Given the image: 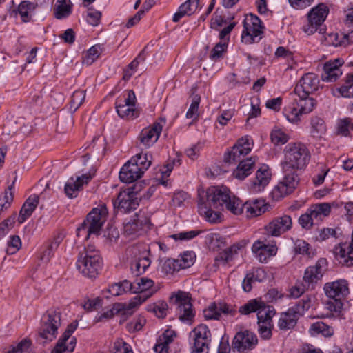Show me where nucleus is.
<instances>
[{
	"mask_svg": "<svg viewBox=\"0 0 353 353\" xmlns=\"http://www.w3.org/2000/svg\"><path fill=\"white\" fill-rule=\"evenodd\" d=\"M223 208L234 215L242 214L244 210L242 201L224 185L210 187L206 191V201L200 199L198 203L199 214L210 223H216L221 219V213L212 208Z\"/></svg>",
	"mask_w": 353,
	"mask_h": 353,
	"instance_id": "obj_1",
	"label": "nucleus"
},
{
	"mask_svg": "<svg viewBox=\"0 0 353 353\" xmlns=\"http://www.w3.org/2000/svg\"><path fill=\"white\" fill-rule=\"evenodd\" d=\"M283 153L284 159L281 163L283 172L302 170L310 160L309 150L301 143L288 144L284 148Z\"/></svg>",
	"mask_w": 353,
	"mask_h": 353,
	"instance_id": "obj_2",
	"label": "nucleus"
},
{
	"mask_svg": "<svg viewBox=\"0 0 353 353\" xmlns=\"http://www.w3.org/2000/svg\"><path fill=\"white\" fill-rule=\"evenodd\" d=\"M108 211L105 204L94 208L87 215L86 219L78 228V235L85 234L88 239L91 234L99 235L101 228L106 221Z\"/></svg>",
	"mask_w": 353,
	"mask_h": 353,
	"instance_id": "obj_3",
	"label": "nucleus"
},
{
	"mask_svg": "<svg viewBox=\"0 0 353 353\" xmlns=\"http://www.w3.org/2000/svg\"><path fill=\"white\" fill-rule=\"evenodd\" d=\"M131 293L137 294V295L129 301L126 305L128 310L137 308L159 290V287L155 285L154 281L145 276L137 278L134 281L131 282Z\"/></svg>",
	"mask_w": 353,
	"mask_h": 353,
	"instance_id": "obj_4",
	"label": "nucleus"
},
{
	"mask_svg": "<svg viewBox=\"0 0 353 353\" xmlns=\"http://www.w3.org/2000/svg\"><path fill=\"white\" fill-rule=\"evenodd\" d=\"M61 312L59 310H48L43 315L38 331V341L45 344L52 341L58 334L61 325Z\"/></svg>",
	"mask_w": 353,
	"mask_h": 353,
	"instance_id": "obj_5",
	"label": "nucleus"
},
{
	"mask_svg": "<svg viewBox=\"0 0 353 353\" xmlns=\"http://www.w3.org/2000/svg\"><path fill=\"white\" fill-rule=\"evenodd\" d=\"M311 305V297L305 296L285 312L281 313L278 321L279 329L287 330L293 328L296 325L298 319L310 309Z\"/></svg>",
	"mask_w": 353,
	"mask_h": 353,
	"instance_id": "obj_6",
	"label": "nucleus"
},
{
	"mask_svg": "<svg viewBox=\"0 0 353 353\" xmlns=\"http://www.w3.org/2000/svg\"><path fill=\"white\" fill-rule=\"evenodd\" d=\"M102 261L98 252L93 246H88L85 252L80 254L77 261V268L83 275L94 278L101 268Z\"/></svg>",
	"mask_w": 353,
	"mask_h": 353,
	"instance_id": "obj_7",
	"label": "nucleus"
},
{
	"mask_svg": "<svg viewBox=\"0 0 353 353\" xmlns=\"http://www.w3.org/2000/svg\"><path fill=\"white\" fill-rule=\"evenodd\" d=\"M171 301L176 305V312L179 320L190 325L195 316L189 293L179 291L171 296Z\"/></svg>",
	"mask_w": 353,
	"mask_h": 353,
	"instance_id": "obj_8",
	"label": "nucleus"
},
{
	"mask_svg": "<svg viewBox=\"0 0 353 353\" xmlns=\"http://www.w3.org/2000/svg\"><path fill=\"white\" fill-rule=\"evenodd\" d=\"M139 191L137 185L121 191L117 199L113 201L114 207L121 213H129L136 210L139 205Z\"/></svg>",
	"mask_w": 353,
	"mask_h": 353,
	"instance_id": "obj_9",
	"label": "nucleus"
},
{
	"mask_svg": "<svg viewBox=\"0 0 353 353\" xmlns=\"http://www.w3.org/2000/svg\"><path fill=\"white\" fill-rule=\"evenodd\" d=\"M239 312L245 315L256 312L258 323L264 322L272 323V319L275 314V310L272 306L266 305L263 301L256 299L249 301L239 307Z\"/></svg>",
	"mask_w": 353,
	"mask_h": 353,
	"instance_id": "obj_10",
	"label": "nucleus"
},
{
	"mask_svg": "<svg viewBox=\"0 0 353 353\" xmlns=\"http://www.w3.org/2000/svg\"><path fill=\"white\" fill-rule=\"evenodd\" d=\"M263 29L261 19L257 16L250 14L243 21L242 41L245 44L259 42L262 38Z\"/></svg>",
	"mask_w": 353,
	"mask_h": 353,
	"instance_id": "obj_11",
	"label": "nucleus"
},
{
	"mask_svg": "<svg viewBox=\"0 0 353 353\" xmlns=\"http://www.w3.org/2000/svg\"><path fill=\"white\" fill-rule=\"evenodd\" d=\"M236 330L231 344L233 351L243 352L255 348L258 344V338L255 333L241 327H236Z\"/></svg>",
	"mask_w": 353,
	"mask_h": 353,
	"instance_id": "obj_12",
	"label": "nucleus"
},
{
	"mask_svg": "<svg viewBox=\"0 0 353 353\" xmlns=\"http://www.w3.org/2000/svg\"><path fill=\"white\" fill-rule=\"evenodd\" d=\"M328 12L329 10L324 3H319L313 8L307 14L308 21L303 26V31L308 35L314 34L318 29L321 32L323 30L321 26L325 20Z\"/></svg>",
	"mask_w": 353,
	"mask_h": 353,
	"instance_id": "obj_13",
	"label": "nucleus"
},
{
	"mask_svg": "<svg viewBox=\"0 0 353 353\" xmlns=\"http://www.w3.org/2000/svg\"><path fill=\"white\" fill-rule=\"evenodd\" d=\"M252 145V140L248 137L239 139L231 150L225 153L224 161L230 164L240 162L242 161L241 159L251 151Z\"/></svg>",
	"mask_w": 353,
	"mask_h": 353,
	"instance_id": "obj_14",
	"label": "nucleus"
},
{
	"mask_svg": "<svg viewBox=\"0 0 353 353\" xmlns=\"http://www.w3.org/2000/svg\"><path fill=\"white\" fill-rule=\"evenodd\" d=\"M78 327V322L74 321L69 324L61 336L56 346L51 353H70L76 346L77 340L75 337H72V333Z\"/></svg>",
	"mask_w": 353,
	"mask_h": 353,
	"instance_id": "obj_15",
	"label": "nucleus"
},
{
	"mask_svg": "<svg viewBox=\"0 0 353 353\" xmlns=\"http://www.w3.org/2000/svg\"><path fill=\"white\" fill-rule=\"evenodd\" d=\"M296 172L297 170L283 172L284 173L283 180L279 183L273 190V194L275 196L283 197L294 191L299 182V177Z\"/></svg>",
	"mask_w": 353,
	"mask_h": 353,
	"instance_id": "obj_16",
	"label": "nucleus"
},
{
	"mask_svg": "<svg viewBox=\"0 0 353 353\" xmlns=\"http://www.w3.org/2000/svg\"><path fill=\"white\" fill-rule=\"evenodd\" d=\"M292 227V217L288 214H283L274 218L264 229L268 235L277 237L290 230Z\"/></svg>",
	"mask_w": 353,
	"mask_h": 353,
	"instance_id": "obj_17",
	"label": "nucleus"
},
{
	"mask_svg": "<svg viewBox=\"0 0 353 353\" xmlns=\"http://www.w3.org/2000/svg\"><path fill=\"white\" fill-rule=\"evenodd\" d=\"M193 333L194 346L192 353H208L211 337L208 326L201 324L194 329Z\"/></svg>",
	"mask_w": 353,
	"mask_h": 353,
	"instance_id": "obj_18",
	"label": "nucleus"
},
{
	"mask_svg": "<svg viewBox=\"0 0 353 353\" xmlns=\"http://www.w3.org/2000/svg\"><path fill=\"white\" fill-rule=\"evenodd\" d=\"M319 86L318 76L312 72L305 74L296 85L293 94L301 95L303 97L309 96L316 91Z\"/></svg>",
	"mask_w": 353,
	"mask_h": 353,
	"instance_id": "obj_19",
	"label": "nucleus"
},
{
	"mask_svg": "<svg viewBox=\"0 0 353 353\" xmlns=\"http://www.w3.org/2000/svg\"><path fill=\"white\" fill-rule=\"evenodd\" d=\"M144 249V252L137 255V252L140 251V246L134 245L128 248V252L134 255L135 260L131 263V270L135 275H139L145 272L147 269L150 265L151 261L148 257V253L146 252V249Z\"/></svg>",
	"mask_w": 353,
	"mask_h": 353,
	"instance_id": "obj_20",
	"label": "nucleus"
},
{
	"mask_svg": "<svg viewBox=\"0 0 353 353\" xmlns=\"http://www.w3.org/2000/svg\"><path fill=\"white\" fill-rule=\"evenodd\" d=\"M325 294L330 299H343L350 294L349 284L345 279H338L324 285Z\"/></svg>",
	"mask_w": 353,
	"mask_h": 353,
	"instance_id": "obj_21",
	"label": "nucleus"
},
{
	"mask_svg": "<svg viewBox=\"0 0 353 353\" xmlns=\"http://www.w3.org/2000/svg\"><path fill=\"white\" fill-rule=\"evenodd\" d=\"M203 313L206 320H219L221 314L234 316L236 310L224 303H212Z\"/></svg>",
	"mask_w": 353,
	"mask_h": 353,
	"instance_id": "obj_22",
	"label": "nucleus"
},
{
	"mask_svg": "<svg viewBox=\"0 0 353 353\" xmlns=\"http://www.w3.org/2000/svg\"><path fill=\"white\" fill-rule=\"evenodd\" d=\"M327 266V261L325 259H319L313 266L308 267L304 273L303 281L307 288L310 285L316 283L320 280Z\"/></svg>",
	"mask_w": 353,
	"mask_h": 353,
	"instance_id": "obj_23",
	"label": "nucleus"
},
{
	"mask_svg": "<svg viewBox=\"0 0 353 353\" xmlns=\"http://www.w3.org/2000/svg\"><path fill=\"white\" fill-rule=\"evenodd\" d=\"M162 131V125L159 123H154L151 128L141 130L139 135L140 145L144 148L153 145L158 140Z\"/></svg>",
	"mask_w": 353,
	"mask_h": 353,
	"instance_id": "obj_24",
	"label": "nucleus"
},
{
	"mask_svg": "<svg viewBox=\"0 0 353 353\" xmlns=\"http://www.w3.org/2000/svg\"><path fill=\"white\" fill-rule=\"evenodd\" d=\"M343 63L344 61L341 58L326 62L323 66V72L321 74L322 80L327 82L336 81L342 74V70L340 67Z\"/></svg>",
	"mask_w": 353,
	"mask_h": 353,
	"instance_id": "obj_25",
	"label": "nucleus"
},
{
	"mask_svg": "<svg viewBox=\"0 0 353 353\" xmlns=\"http://www.w3.org/2000/svg\"><path fill=\"white\" fill-rule=\"evenodd\" d=\"M143 174L141 169L131 161H128L121 168L119 172V179L121 181L130 183L140 179Z\"/></svg>",
	"mask_w": 353,
	"mask_h": 353,
	"instance_id": "obj_26",
	"label": "nucleus"
},
{
	"mask_svg": "<svg viewBox=\"0 0 353 353\" xmlns=\"http://www.w3.org/2000/svg\"><path fill=\"white\" fill-rule=\"evenodd\" d=\"M90 174H83L80 176L70 178L65 185L64 190L69 198L76 197L78 191H79L84 184H87L90 180Z\"/></svg>",
	"mask_w": 353,
	"mask_h": 353,
	"instance_id": "obj_27",
	"label": "nucleus"
},
{
	"mask_svg": "<svg viewBox=\"0 0 353 353\" xmlns=\"http://www.w3.org/2000/svg\"><path fill=\"white\" fill-rule=\"evenodd\" d=\"M63 239L61 234L56 235L51 241L46 242L42 247L40 253V260L43 263H48L53 256L54 252L58 248L59 244Z\"/></svg>",
	"mask_w": 353,
	"mask_h": 353,
	"instance_id": "obj_28",
	"label": "nucleus"
},
{
	"mask_svg": "<svg viewBox=\"0 0 353 353\" xmlns=\"http://www.w3.org/2000/svg\"><path fill=\"white\" fill-rule=\"evenodd\" d=\"M252 251L259 261L265 262L268 257L276 254L277 248L275 245L268 246L260 241H256L252 245Z\"/></svg>",
	"mask_w": 353,
	"mask_h": 353,
	"instance_id": "obj_29",
	"label": "nucleus"
},
{
	"mask_svg": "<svg viewBox=\"0 0 353 353\" xmlns=\"http://www.w3.org/2000/svg\"><path fill=\"white\" fill-rule=\"evenodd\" d=\"M271 174L268 167L263 165L256 173V177L252 183V189L254 192H261L269 183Z\"/></svg>",
	"mask_w": 353,
	"mask_h": 353,
	"instance_id": "obj_30",
	"label": "nucleus"
},
{
	"mask_svg": "<svg viewBox=\"0 0 353 353\" xmlns=\"http://www.w3.org/2000/svg\"><path fill=\"white\" fill-rule=\"evenodd\" d=\"M39 196L37 194L30 195L26 200L19 212L18 217L19 223H23L32 215L39 204Z\"/></svg>",
	"mask_w": 353,
	"mask_h": 353,
	"instance_id": "obj_31",
	"label": "nucleus"
},
{
	"mask_svg": "<svg viewBox=\"0 0 353 353\" xmlns=\"http://www.w3.org/2000/svg\"><path fill=\"white\" fill-rule=\"evenodd\" d=\"M307 210L315 223L317 224L330 215L331 205L328 203H321L311 205Z\"/></svg>",
	"mask_w": 353,
	"mask_h": 353,
	"instance_id": "obj_32",
	"label": "nucleus"
},
{
	"mask_svg": "<svg viewBox=\"0 0 353 353\" xmlns=\"http://www.w3.org/2000/svg\"><path fill=\"white\" fill-rule=\"evenodd\" d=\"M149 223L148 219H141L137 218L132 221H129L124 225L123 231L125 235L132 238L140 235L144 228Z\"/></svg>",
	"mask_w": 353,
	"mask_h": 353,
	"instance_id": "obj_33",
	"label": "nucleus"
},
{
	"mask_svg": "<svg viewBox=\"0 0 353 353\" xmlns=\"http://www.w3.org/2000/svg\"><path fill=\"white\" fill-rule=\"evenodd\" d=\"M256 161V158L255 157L241 161L238 167L233 172L234 176L239 180L245 179L252 173Z\"/></svg>",
	"mask_w": 353,
	"mask_h": 353,
	"instance_id": "obj_34",
	"label": "nucleus"
},
{
	"mask_svg": "<svg viewBox=\"0 0 353 353\" xmlns=\"http://www.w3.org/2000/svg\"><path fill=\"white\" fill-rule=\"evenodd\" d=\"M175 336L174 331L172 330H165L157 339L154 350L157 353H168V345L173 341Z\"/></svg>",
	"mask_w": 353,
	"mask_h": 353,
	"instance_id": "obj_35",
	"label": "nucleus"
},
{
	"mask_svg": "<svg viewBox=\"0 0 353 353\" xmlns=\"http://www.w3.org/2000/svg\"><path fill=\"white\" fill-rule=\"evenodd\" d=\"M327 130L325 123L323 119L313 117L310 121V135L315 139H321Z\"/></svg>",
	"mask_w": 353,
	"mask_h": 353,
	"instance_id": "obj_36",
	"label": "nucleus"
},
{
	"mask_svg": "<svg viewBox=\"0 0 353 353\" xmlns=\"http://www.w3.org/2000/svg\"><path fill=\"white\" fill-rule=\"evenodd\" d=\"M244 209H245L248 216H256L264 213L267 208L263 200L256 199L254 201L244 203Z\"/></svg>",
	"mask_w": 353,
	"mask_h": 353,
	"instance_id": "obj_37",
	"label": "nucleus"
},
{
	"mask_svg": "<svg viewBox=\"0 0 353 353\" xmlns=\"http://www.w3.org/2000/svg\"><path fill=\"white\" fill-rule=\"evenodd\" d=\"M72 12L70 0H57L54 8V14L57 19H63L70 16Z\"/></svg>",
	"mask_w": 353,
	"mask_h": 353,
	"instance_id": "obj_38",
	"label": "nucleus"
},
{
	"mask_svg": "<svg viewBox=\"0 0 353 353\" xmlns=\"http://www.w3.org/2000/svg\"><path fill=\"white\" fill-rule=\"evenodd\" d=\"M283 114L288 121L296 123L301 119L303 114L296 101H294L286 106L283 110Z\"/></svg>",
	"mask_w": 353,
	"mask_h": 353,
	"instance_id": "obj_39",
	"label": "nucleus"
},
{
	"mask_svg": "<svg viewBox=\"0 0 353 353\" xmlns=\"http://www.w3.org/2000/svg\"><path fill=\"white\" fill-rule=\"evenodd\" d=\"M116 109L118 115L123 119H134L140 114L139 110L136 106L118 105V100L116 101Z\"/></svg>",
	"mask_w": 353,
	"mask_h": 353,
	"instance_id": "obj_40",
	"label": "nucleus"
},
{
	"mask_svg": "<svg viewBox=\"0 0 353 353\" xmlns=\"http://www.w3.org/2000/svg\"><path fill=\"white\" fill-rule=\"evenodd\" d=\"M152 154L145 152V153H139L135 156L131 158L130 161L134 165H137V167L139 168L143 173L149 168V167L152 164Z\"/></svg>",
	"mask_w": 353,
	"mask_h": 353,
	"instance_id": "obj_41",
	"label": "nucleus"
},
{
	"mask_svg": "<svg viewBox=\"0 0 353 353\" xmlns=\"http://www.w3.org/2000/svg\"><path fill=\"white\" fill-rule=\"evenodd\" d=\"M292 95L294 97L293 100L296 101L303 114H308L313 110L316 105V101L313 98L303 97L301 95Z\"/></svg>",
	"mask_w": 353,
	"mask_h": 353,
	"instance_id": "obj_42",
	"label": "nucleus"
},
{
	"mask_svg": "<svg viewBox=\"0 0 353 353\" xmlns=\"http://www.w3.org/2000/svg\"><path fill=\"white\" fill-rule=\"evenodd\" d=\"M145 59V50H143L138 56L128 65L123 70V79L125 81L129 80L135 73L139 63L144 62Z\"/></svg>",
	"mask_w": 353,
	"mask_h": 353,
	"instance_id": "obj_43",
	"label": "nucleus"
},
{
	"mask_svg": "<svg viewBox=\"0 0 353 353\" xmlns=\"http://www.w3.org/2000/svg\"><path fill=\"white\" fill-rule=\"evenodd\" d=\"M246 244L247 241L245 240L234 243V245L225 249L221 253V259L226 263L232 261L234 258V256L237 254L238 251L243 248L246 245Z\"/></svg>",
	"mask_w": 353,
	"mask_h": 353,
	"instance_id": "obj_44",
	"label": "nucleus"
},
{
	"mask_svg": "<svg viewBox=\"0 0 353 353\" xmlns=\"http://www.w3.org/2000/svg\"><path fill=\"white\" fill-rule=\"evenodd\" d=\"M132 287L131 282L128 280H123L121 282L114 283L108 288L109 293L114 296H119L123 293L130 292Z\"/></svg>",
	"mask_w": 353,
	"mask_h": 353,
	"instance_id": "obj_45",
	"label": "nucleus"
},
{
	"mask_svg": "<svg viewBox=\"0 0 353 353\" xmlns=\"http://www.w3.org/2000/svg\"><path fill=\"white\" fill-rule=\"evenodd\" d=\"M336 91L343 97L353 98V74L347 75L344 83Z\"/></svg>",
	"mask_w": 353,
	"mask_h": 353,
	"instance_id": "obj_46",
	"label": "nucleus"
},
{
	"mask_svg": "<svg viewBox=\"0 0 353 353\" xmlns=\"http://www.w3.org/2000/svg\"><path fill=\"white\" fill-rule=\"evenodd\" d=\"M310 331L312 334H321L324 336H331L334 334V329L322 321H318L311 325Z\"/></svg>",
	"mask_w": 353,
	"mask_h": 353,
	"instance_id": "obj_47",
	"label": "nucleus"
},
{
	"mask_svg": "<svg viewBox=\"0 0 353 353\" xmlns=\"http://www.w3.org/2000/svg\"><path fill=\"white\" fill-rule=\"evenodd\" d=\"M85 98V92L83 90H76L73 92L70 103V111L74 113L83 103Z\"/></svg>",
	"mask_w": 353,
	"mask_h": 353,
	"instance_id": "obj_48",
	"label": "nucleus"
},
{
	"mask_svg": "<svg viewBox=\"0 0 353 353\" xmlns=\"http://www.w3.org/2000/svg\"><path fill=\"white\" fill-rule=\"evenodd\" d=\"M34 9L33 3L28 1H22L18 6V13L23 22H28L30 19V12Z\"/></svg>",
	"mask_w": 353,
	"mask_h": 353,
	"instance_id": "obj_49",
	"label": "nucleus"
},
{
	"mask_svg": "<svg viewBox=\"0 0 353 353\" xmlns=\"http://www.w3.org/2000/svg\"><path fill=\"white\" fill-rule=\"evenodd\" d=\"M168 306L165 301H158L148 305L147 310L153 312L158 318H164L167 315Z\"/></svg>",
	"mask_w": 353,
	"mask_h": 353,
	"instance_id": "obj_50",
	"label": "nucleus"
},
{
	"mask_svg": "<svg viewBox=\"0 0 353 353\" xmlns=\"http://www.w3.org/2000/svg\"><path fill=\"white\" fill-rule=\"evenodd\" d=\"M196 255L192 251H186L181 254L178 259H176L180 265V268L185 269L192 266L195 261Z\"/></svg>",
	"mask_w": 353,
	"mask_h": 353,
	"instance_id": "obj_51",
	"label": "nucleus"
},
{
	"mask_svg": "<svg viewBox=\"0 0 353 353\" xmlns=\"http://www.w3.org/2000/svg\"><path fill=\"white\" fill-rule=\"evenodd\" d=\"M101 52V46L95 45L92 46L83 58V63L87 65L92 64L99 57Z\"/></svg>",
	"mask_w": 353,
	"mask_h": 353,
	"instance_id": "obj_52",
	"label": "nucleus"
},
{
	"mask_svg": "<svg viewBox=\"0 0 353 353\" xmlns=\"http://www.w3.org/2000/svg\"><path fill=\"white\" fill-rule=\"evenodd\" d=\"M201 101V97L199 94H193L192 95V102L189 109L186 112V117L195 120L199 117V105Z\"/></svg>",
	"mask_w": 353,
	"mask_h": 353,
	"instance_id": "obj_53",
	"label": "nucleus"
},
{
	"mask_svg": "<svg viewBox=\"0 0 353 353\" xmlns=\"http://www.w3.org/2000/svg\"><path fill=\"white\" fill-rule=\"evenodd\" d=\"M30 340L23 339L17 344L11 345L6 353H30Z\"/></svg>",
	"mask_w": 353,
	"mask_h": 353,
	"instance_id": "obj_54",
	"label": "nucleus"
},
{
	"mask_svg": "<svg viewBox=\"0 0 353 353\" xmlns=\"http://www.w3.org/2000/svg\"><path fill=\"white\" fill-rule=\"evenodd\" d=\"M344 33L342 32H332L327 34L325 39L327 45L334 47H345V44H343V39H342Z\"/></svg>",
	"mask_w": 353,
	"mask_h": 353,
	"instance_id": "obj_55",
	"label": "nucleus"
},
{
	"mask_svg": "<svg viewBox=\"0 0 353 353\" xmlns=\"http://www.w3.org/2000/svg\"><path fill=\"white\" fill-rule=\"evenodd\" d=\"M288 139V136L281 129H274L271 132V139L275 145L285 144Z\"/></svg>",
	"mask_w": 353,
	"mask_h": 353,
	"instance_id": "obj_56",
	"label": "nucleus"
},
{
	"mask_svg": "<svg viewBox=\"0 0 353 353\" xmlns=\"http://www.w3.org/2000/svg\"><path fill=\"white\" fill-rule=\"evenodd\" d=\"M225 43L219 42L215 45L210 54V59L214 61H216L223 57V53L227 49Z\"/></svg>",
	"mask_w": 353,
	"mask_h": 353,
	"instance_id": "obj_57",
	"label": "nucleus"
},
{
	"mask_svg": "<svg viewBox=\"0 0 353 353\" xmlns=\"http://www.w3.org/2000/svg\"><path fill=\"white\" fill-rule=\"evenodd\" d=\"M200 233L198 230L184 231L170 236L175 241H187L196 237Z\"/></svg>",
	"mask_w": 353,
	"mask_h": 353,
	"instance_id": "obj_58",
	"label": "nucleus"
},
{
	"mask_svg": "<svg viewBox=\"0 0 353 353\" xmlns=\"http://www.w3.org/2000/svg\"><path fill=\"white\" fill-rule=\"evenodd\" d=\"M181 270L180 265L176 259H168L164 261L162 265V270L166 274H172Z\"/></svg>",
	"mask_w": 353,
	"mask_h": 353,
	"instance_id": "obj_59",
	"label": "nucleus"
},
{
	"mask_svg": "<svg viewBox=\"0 0 353 353\" xmlns=\"http://www.w3.org/2000/svg\"><path fill=\"white\" fill-rule=\"evenodd\" d=\"M199 3V0H187L179 6V8L184 12L185 15L190 16L197 10Z\"/></svg>",
	"mask_w": 353,
	"mask_h": 353,
	"instance_id": "obj_60",
	"label": "nucleus"
},
{
	"mask_svg": "<svg viewBox=\"0 0 353 353\" xmlns=\"http://www.w3.org/2000/svg\"><path fill=\"white\" fill-rule=\"evenodd\" d=\"M258 332L260 337L263 340H269L272 337V323L264 322L263 323H258Z\"/></svg>",
	"mask_w": 353,
	"mask_h": 353,
	"instance_id": "obj_61",
	"label": "nucleus"
},
{
	"mask_svg": "<svg viewBox=\"0 0 353 353\" xmlns=\"http://www.w3.org/2000/svg\"><path fill=\"white\" fill-rule=\"evenodd\" d=\"M353 130V124L349 119H341L337 123V132L343 136H347L350 130Z\"/></svg>",
	"mask_w": 353,
	"mask_h": 353,
	"instance_id": "obj_62",
	"label": "nucleus"
},
{
	"mask_svg": "<svg viewBox=\"0 0 353 353\" xmlns=\"http://www.w3.org/2000/svg\"><path fill=\"white\" fill-rule=\"evenodd\" d=\"M294 251L297 254L310 256V245L303 239H297L294 241Z\"/></svg>",
	"mask_w": 353,
	"mask_h": 353,
	"instance_id": "obj_63",
	"label": "nucleus"
},
{
	"mask_svg": "<svg viewBox=\"0 0 353 353\" xmlns=\"http://www.w3.org/2000/svg\"><path fill=\"white\" fill-rule=\"evenodd\" d=\"M114 353H133L130 345L121 339H117L113 347Z\"/></svg>",
	"mask_w": 353,
	"mask_h": 353,
	"instance_id": "obj_64",
	"label": "nucleus"
}]
</instances>
